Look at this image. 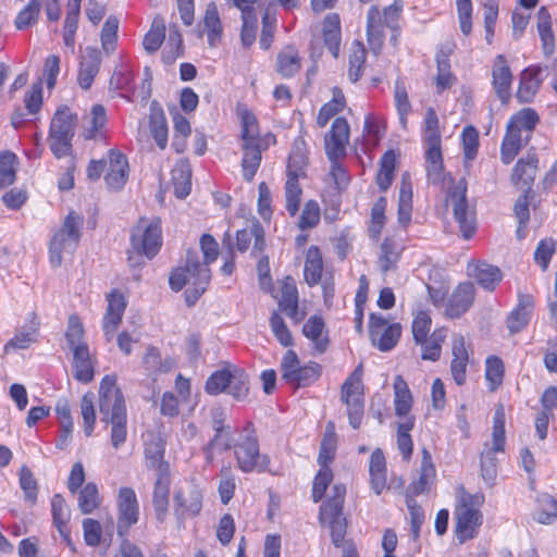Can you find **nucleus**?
Wrapping results in <instances>:
<instances>
[{
	"label": "nucleus",
	"instance_id": "12",
	"mask_svg": "<svg viewBox=\"0 0 557 557\" xmlns=\"http://www.w3.org/2000/svg\"><path fill=\"white\" fill-rule=\"evenodd\" d=\"M447 206L453 208L455 221L459 225L460 233L465 239H470L476 230L475 211L470 208L467 200V187L459 183L447 196Z\"/></svg>",
	"mask_w": 557,
	"mask_h": 557
},
{
	"label": "nucleus",
	"instance_id": "7",
	"mask_svg": "<svg viewBox=\"0 0 557 557\" xmlns=\"http://www.w3.org/2000/svg\"><path fill=\"white\" fill-rule=\"evenodd\" d=\"M482 494L462 493L455 510V532L458 540L463 543L473 539L482 523L480 507L483 504Z\"/></svg>",
	"mask_w": 557,
	"mask_h": 557
},
{
	"label": "nucleus",
	"instance_id": "35",
	"mask_svg": "<svg viewBox=\"0 0 557 557\" xmlns=\"http://www.w3.org/2000/svg\"><path fill=\"white\" fill-rule=\"evenodd\" d=\"M278 307L284 311L295 323H299L305 318V312L299 310L298 307V292L293 283L285 282L282 286V296Z\"/></svg>",
	"mask_w": 557,
	"mask_h": 557
},
{
	"label": "nucleus",
	"instance_id": "36",
	"mask_svg": "<svg viewBox=\"0 0 557 557\" xmlns=\"http://www.w3.org/2000/svg\"><path fill=\"white\" fill-rule=\"evenodd\" d=\"M322 34L325 46L333 57L337 58L341 46V21L336 13L325 16L322 25Z\"/></svg>",
	"mask_w": 557,
	"mask_h": 557
},
{
	"label": "nucleus",
	"instance_id": "63",
	"mask_svg": "<svg viewBox=\"0 0 557 557\" xmlns=\"http://www.w3.org/2000/svg\"><path fill=\"white\" fill-rule=\"evenodd\" d=\"M41 9V0H30L29 3L15 17V27L17 29H25L33 26L37 22Z\"/></svg>",
	"mask_w": 557,
	"mask_h": 557
},
{
	"label": "nucleus",
	"instance_id": "48",
	"mask_svg": "<svg viewBox=\"0 0 557 557\" xmlns=\"http://www.w3.org/2000/svg\"><path fill=\"white\" fill-rule=\"evenodd\" d=\"M472 275L475 281L486 290H494L503 278L500 270L492 264L480 263L474 267Z\"/></svg>",
	"mask_w": 557,
	"mask_h": 557
},
{
	"label": "nucleus",
	"instance_id": "49",
	"mask_svg": "<svg viewBox=\"0 0 557 557\" xmlns=\"http://www.w3.org/2000/svg\"><path fill=\"white\" fill-rule=\"evenodd\" d=\"M331 101L322 106L317 117V124L319 127H325L329 121L343 111L346 106L344 94L338 88H333Z\"/></svg>",
	"mask_w": 557,
	"mask_h": 557
},
{
	"label": "nucleus",
	"instance_id": "50",
	"mask_svg": "<svg viewBox=\"0 0 557 557\" xmlns=\"http://www.w3.org/2000/svg\"><path fill=\"white\" fill-rule=\"evenodd\" d=\"M205 33L208 36L209 45L214 47L222 35V24L218 8L214 3H209L203 17Z\"/></svg>",
	"mask_w": 557,
	"mask_h": 557
},
{
	"label": "nucleus",
	"instance_id": "53",
	"mask_svg": "<svg viewBox=\"0 0 557 557\" xmlns=\"http://www.w3.org/2000/svg\"><path fill=\"white\" fill-rule=\"evenodd\" d=\"M522 147V137L520 133L513 128H509L507 126L506 135L504 136L502 148H500V158L505 164H509L516 156L519 153Z\"/></svg>",
	"mask_w": 557,
	"mask_h": 557
},
{
	"label": "nucleus",
	"instance_id": "1",
	"mask_svg": "<svg viewBox=\"0 0 557 557\" xmlns=\"http://www.w3.org/2000/svg\"><path fill=\"white\" fill-rule=\"evenodd\" d=\"M200 247L205 257V263L200 262L199 255L195 250H188L186 253V263L184 268L174 270L170 276V286L178 292L185 285L188 288L185 292L186 302L193 306L199 297L206 292L210 280V269L208 265L218 258V243L209 235L203 234L200 238Z\"/></svg>",
	"mask_w": 557,
	"mask_h": 557
},
{
	"label": "nucleus",
	"instance_id": "43",
	"mask_svg": "<svg viewBox=\"0 0 557 557\" xmlns=\"http://www.w3.org/2000/svg\"><path fill=\"white\" fill-rule=\"evenodd\" d=\"M149 127L151 136L153 137L157 146L164 150L168 145V125L166 119L161 108L151 106Z\"/></svg>",
	"mask_w": 557,
	"mask_h": 557
},
{
	"label": "nucleus",
	"instance_id": "21",
	"mask_svg": "<svg viewBox=\"0 0 557 557\" xmlns=\"http://www.w3.org/2000/svg\"><path fill=\"white\" fill-rule=\"evenodd\" d=\"M474 285L470 282L459 284L453 292L446 308L445 314L449 318H459L467 312L474 300Z\"/></svg>",
	"mask_w": 557,
	"mask_h": 557
},
{
	"label": "nucleus",
	"instance_id": "25",
	"mask_svg": "<svg viewBox=\"0 0 557 557\" xmlns=\"http://www.w3.org/2000/svg\"><path fill=\"white\" fill-rule=\"evenodd\" d=\"M101 64L100 52L96 48L88 47L82 58L78 72V84L84 89H89Z\"/></svg>",
	"mask_w": 557,
	"mask_h": 557
},
{
	"label": "nucleus",
	"instance_id": "44",
	"mask_svg": "<svg viewBox=\"0 0 557 557\" xmlns=\"http://www.w3.org/2000/svg\"><path fill=\"white\" fill-rule=\"evenodd\" d=\"M423 140L426 145V151H441L438 117L433 108H429L425 113Z\"/></svg>",
	"mask_w": 557,
	"mask_h": 557
},
{
	"label": "nucleus",
	"instance_id": "17",
	"mask_svg": "<svg viewBox=\"0 0 557 557\" xmlns=\"http://www.w3.org/2000/svg\"><path fill=\"white\" fill-rule=\"evenodd\" d=\"M128 177V162L126 157L117 150H110L108 153V165L104 181L108 188L120 190Z\"/></svg>",
	"mask_w": 557,
	"mask_h": 557
},
{
	"label": "nucleus",
	"instance_id": "15",
	"mask_svg": "<svg viewBox=\"0 0 557 557\" xmlns=\"http://www.w3.org/2000/svg\"><path fill=\"white\" fill-rule=\"evenodd\" d=\"M117 533L124 536L128 529L138 521L139 505L136 494L131 487H122L117 495Z\"/></svg>",
	"mask_w": 557,
	"mask_h": 557
},
{
	"label": "nucleus",
	"instance_id": "31",
	"mask_svg": "<svg viewBox=\"0 0 557 557\" xmlns=\"http://www.w3.org/2000/svg\"><path fill=\"white\" fill-rule=\"evenodd\" d=\"M536 27L543 54L545 58H550L555 52V36L552 29V16L545 7L537 11Z\"/></svg>",
	"mask_w": 557,
	"mask_h": 557
},
{
	"label": "nucleus",
	"instance_id": "41",
	"mask_svg": "<svg viewBox=\"0 0 557 557\" xmlns=\"http://www.w3.org/2000/svg\"><path fill=\"white\" fill-rule=\"evenodd\" d=\"M174 195L178 199L186 198L191 190V169L187 161H180L172 170Z\"/></svg>",
	"mask_w": 557,
	"mask_h": 557
},
{
	"label": "nucleus",
	"instance_id": "24",
	"mask_svg": "<svg viewBox=\"0 0 557 557\" xmlns=\"http://www.w3.org/2000/svg\"><path fill=\"white\" fill-rule=\"evenodd\" d=\"M386 26L384 18L376 5L369 9L367 15V37L368 44L373 51L377 54L384 42V27Z\"/></svg>",
	"mask_w": 557,
	"mask_h": 557
},
{
	"label": "nucleus",
	"instance_id": "60",
	"mask_svg": "<svg viewBox=\"0 0 557 557\" xmlns=\"http://www.w3.org/2000/svg\"><path fill=\"white\" fill-rule=\"evenodd\" d=\"M117 17L110 15L104 22L100 34L101 46L107 54H111L115 50L117 41Z\"/></svg>",
	"mask_w": 557,
	"mask_h": 557
},
{
	"label": "nucleus",
	"instance_id": "45",
	"mask_svg": "<svg viewBox=\"0 0 557 557\" xmlns=\"http://www.w3.org/2000/svg\"><path fill=\"white\" fill-rule=\"evenodd\" d=\"M393 386L395 394V413L398 417H405L409 413L412 407V396L410 389L406 381L400 375L395 376Z\"/></svg>",
	"mask_w": 557,
	"mask_h": 557
},
{
	"label": "nucleus",
	"instance_id": "56",
	"mask_svg": "<svg viewBox=\"0 0 557 557\" xmlns=\"http://www.w3.org/2000/svg\"><path fill=\"white\" fill-rule=\"evenodd\" d=\"M366 49L359 41H355L350 48L348 59V75L351 82L356 83L362 75L366 63Z\"/></svg>",
	"mask_w": 557,
	"mask_h": 557
},
{
	"label": "nucleus",
	"instance_id": "32",
	"mask_svg": "<svg viewBox=\"0 0 557 557\" xmlns=\"http://www.w3.org/2000/svg\"><path fill=\"white\" fill-rule=\"evenodd\" d=\"M76 115L67 107H62L54 113L49 135L73 138L75 135Z\"/></svg>",
	"mask_w": 557,
	"mask_h": 557
},
{
	"label": "nucleus",
	"instance_id": "33",
	"mask_svg": "<svg viewBox=\"0 0 557 557\" xmlns=\"http://www.w3.org/2000/svg\"><path fill=\"white\" fill-rule=\"evenodd\" d=\"M238 116L242 125V141H260L265 139H272L273 143L275 141V137L271 134L264 136L260 135L257 117L246 107L238 108Z\"/></svg>",
	"mask_w": 557,
	"mask_h": 557
},
{
	"label": "nucleus",
	"instance_id": "58",
	"mask_svg": "<svg viewBox=\"0 0 557 557\" xmlns=\"http://www.w3.org/2000/svg\"><path fill=\"white\" fill-rule=\"evenodd\" d=\"M537 169V159L534 156H528L520 159L512 171V181L518 183L522 181L524 184H531L534 180Z\"/></svg>",
	"mask_w": 557,
	"mask_h": 557
},
{
	"label": "nucleus",
	"instance_id": "54",
	"mask_svg": "<svg viewBox=\"0 0 557 557\" xmlns=\"http://www.w3.org/2000/svg\"><path fill=\"white\" fill-rule=\"evenodd\" d=\"M446 338V330L445 329H436L430 337L425 338L423 344H420L422 347L421 358L423 360L436 361L441 357L442 344Z\"/></svg>",
	"mask_w": 557,
	"mask_h": 557
},
{
	"label": "nucleus",
	"instance_id": "22",
	"mask_svg": "<svg viewBox=\"0 0 557 557\" xmlns=\"http://www.w3.org/2000/svg\"><path fill=\"white\" fill-rule=\"evenodd\" d=\"M541 73V66H529L522 71L516 95L519 102L529 103L534 99L542 84V78L540 77Z\"/></svg>",
	"mask_w": 557,
	"mask_h": 557
},
{
	"label": "nucleus",
	"instance_id": "46",
	"mask_svg": "<svg viewBox=\"0 0 557 557\" xmlns=\"http://www.w3.org/2000/svg\"><path fill=\"white\" fill-rule=\"evenodd\" d=\"M226 393L239 401L247 399L249 394V379L243 369L236 366L231 367L230 384Z\"/></svg>",
	"mask_w": 557,
	"mask_h": 557
},
{
	"label": "nucleus",
	"instance_id": "61",
	"mask_svg": "<svg viewBox=\"0 0 557 557\" xmlns=\"http://www.w3.org/2000/svg\"><path fill=\"white\" fill-rule=\"evenodd\" d=\"M100 505L98 487L95 483H87L78 494V508L84 515L92 512Z\"/></svg>",
	"mask_w": 557,
	"mask_h": 557
},
{
	"label": "nucleus",
	"instance_id": "38",
	"mask_svg": "<svg viewBox=\"0 0 557 557\" xmlns=\"http://www.w3.org/2000/svg\"><path fill=\"white\" fill-rule=\"evenodd\" d=\"M412 212V187L408 173L403 174L399 199H398V223L406 228L411 221Z\"/></svg>",
	"mask_w": 557,
	"mask_h": 557
},
{
	"label": "nucleus",
	"instance_id": "3",
	"mask_svg": "<svg viewBox=\"0 0 557 557\" xmlns=\"http://www.w3.org/2000/svg\"><path fill=\"white\" fill-rule=\"evenodd\" d=\"M162 246L161 220L158 216L141 218L134 227L128 250L129 265L140 267L143 256L153 258Z\"/></svg>",
	"mask_w": 557,
	"mask_h": 557
},
{
	"label": "nucleus",
	"instance_id": "62",
	"mask_svg": "<svg viewBox=\"0 0 557 557\" xmlns=\"http://www.w3.org/2000/svg\"><path fill=\"white\" fill-rule=\"evenodd\" d=\"M227 367L214 371L207 380L205 389L210 395H218L227 391L231 376V367Z\"/></svg>",
	"mask_w": 557,
	"mask_h": 557
},
{
	"label": "nucleus",
	"instance_id": "34",
	"mask_svg": "<svg viewBox=\"0 0 557 557\" xmlns=\"http://www.w3.org/2000/svg\"><path fill=\"white\" fill-rule=\"evenodd\" d=\"M324 327L323 319L317 315L310 317L302 327L304 335L312 342L314 349L320 354L326 350L329 344Z\"/></svg>",
	"mask_w": 557,
	"mask_h": 557
},
{
	"label": "nucleus",
	"instance_id": "2",
	"mask_svg": "<svg viewBox=\"0 0 557 557\" xmlns=\"http://www.w3.org/2000/svg\"><path fill=\"white\" fill-rule=\"evenodd\" d=\"M99 409L102 421L111 424V443L117 449L127 437V414L123 394L113 375H106L100 383Z\"/></svg>",
	"mask_w": 557,
	"mask_h": 557
},
{
	"label": "nucleus",
	"instance_id": "52",
	"mask_svg": "<svg viewBox=\"0 0 557 557\" xmlns=\"http://www.w3.org/2000/svg\"><path fill=\"white\" fill-rule=\"evenodd\" d=\"M165 39V24L163 18L156 17L152 21L150 29L145 35L143 46L146 52L149 54L154 53L161 47Z\"/></svg>",
	"mask_w": 557,
	"mask_h": 557
},
{
	"label": "nucleus",
	"instance_id": "23",
	"mask_svg": "<svg viewBox=\"0 0 557 557\" xmlns=\"http://www.w3.org/2000/svg\"><path fill=\"white\" fill-rule=\"evenodd\" d=\"M534 307L533 297L530 295H519L517 307L507 318V327L511 334L519 333L529 323Z\"/></svg>",
	"mask_w": 557,
	"mask_h": 557
},
{
	"label": "nucleus",
	"instance_id": "14",
	"mask_svg": "<svg viewBox=\"0 0 557 557\" xmlns=\"http://www.w3.org/2000/svg\"><path fill=\"white\" fill-rule=\"evenodd\" d=\"M401 334L399 323H389L379 313H371L369 321V336L373 346L381 351H389L395 347Z\"/></svg>",
	"mask_w": 557,
	"mask_h": 557
},
{
	"label": "nucleus",
	"instance_id": "9",
	"mask_svg": "<svg viewBox=\"0 0 557 557\" xmlns=\"http://www.w3.org/2000/svg\"><path fill=\"white\" fill-rule=\"evenodd\" d=\"M346 495V487L343 484H335L331 490L327 500L320 508L319 519L331 530L332 542L339 547L346 534V521L343 518V506Z\"/></svg>",
	"mask_w": 557,
	"mask_h": 557
},
{
	"label": "nucleus",
	"instance_id": "30",
	"mask_svg": "<svg viewBox=\"0 0 557 557\" xmlns=\"http://www.w3.org/2000/svg\"><path fill=\"white\" fill-rule=\"evenodd\" d=\"M308 165V148L302 137H297L292 146L287 162V176L305 177Z\"/></svg>",
	"mask_w": 557,
	"mask_h": 557
},
{
	"label": "nucleus",
	"instance_id": "64",
	"mask_svg": "<svg viewBox=\"0 0 557 557\" xmlns=\"http://www.w3.org/2000/svg\"><path fill=\"white\" fill-rule=\"evenodd\" d=\"M51 512L53 525L57 530L66 529L71 519V510L60 494L53 495L51 499Z\"/></svg>",
	"mask_w": 557,
	"mask_h": 557
},
{
	"label": "nucleus",
	"instance_id": "16",
	"mask_svg": "<svg viewBox=\"0 0 557 557\" xmlns=\"http://www.w3.org/2000/svg\"><path fill=\"white\" fill-rule=\"evenodd\" d=\"M272 139L260 141H242V169L243 176L247 182L255 177L262 159V152L267 150Z\"/></svg>",
	"mask_w": 557,
	"mask_h": 557
},
{
	"label": "nucleus",
	"instance_id": "39",
	"mask_svg": "<svg viewBox=\"0 0 557 557\" xmlns=\"http://www.w3.org/2000/svg\"><path fill=\"white\" fill-rule=\"evenodd\" d=\"M74 377L83 383H88L94 377V367L90 359L88 346H77L72 349Z\"/></svg>",
	"mask_w": 557,
	"mask_h": 557
},
{
	"label": "nucleus",
	"instance_id": "27",
	"mask_svg": "<svg viewBox=\"0 0 557 557\" xmlns=\"http://www.w3.org/2000/svg\"><path fill=\"white\" fill-rule=\"evenodd\" d=\"M213 430L215 432L213 438L205 447V455L208 462L213 459V451L228 450L234 447L233 433L230 425H224L222 420L213 421Z\"/></svg>",
	"mask_w": 557,
	"mask_h": 557
},
{
	"label": "nucleus",
	"instance_id": "18",
	"mask_svg": "<svg viewBox=\"0 0 557 557\" xmlns=\"http://www.w3.org/2000/svg\"><path fill=\"white\" fill-rule=\"evenodd\" d=\"M126 308V300L122 293L113 290L108 295V308L103 318L102 329L107 341H111L119 327L124 310Z\"/></svg>",
	"mask_w": 557,
	"mask_h": 557
},
{
	"label": "nucleus",
	"instance_id": "4",
	"mask_svg": "<svg viewBox=\"0 0 557 557\" xmlns=\"http://www.w3.org/2000/svg\"><path fill=\"white\" fill-rule=\"evenodd\" d=\"M350 127L346 119H334L330 132L324 137L325 153L331 162V172L338 189L347 187L349 177L346 171L338 163V159L346 154L349 144Z\"/></svg>",
	"mask_w": 557,
	"mask_h": 557
},
{
	"label": "nucleus",
	"instance_id": "13",
	"mask_svg": "<svg viewBox=\"0 0 557 557\" xmlns=\"http://www.w3.org/2000/svg\"><path fill=\"white\" fill-rule=\"evenodd\" d=\"M202 490L195 482H185L174 494V515L178 520L180 528L186 518L199 515L202 508Z\"/></svg>",
	"mask_w": 557,
	"mask_h": 557
},
{
	"label": "nucleus",
	"instance_id": "6",
	"mask_svg": "<svg viewBox=\"0 0 557 557\" xmlns=\"http://www.w3.org/2000/svg\"><path fill=\"white\" fill-rule=\"evenodd\" d=\"M505 410L503 405L497 406L493 418L492 443H486L481 453V476L484 482L492 486L497 476V459L495 453L505 449Z\"/></svg>",
	"mask_w": 557,
	"mask_h": 557
},
{
	"label": "nucleus",
	"instance_id": "51",
	"mask_svg": "<svg viewBox=\"0 0 557 557\" xmlns=\"http://www.w3.org/2000/svg\"><path fill=\"white\" fill-rule=\"evenodd\" d=\"M396 164V156L393 150L386 151L380 160V169L376 174V184L382 191H386L392 185Z\"/></svg>",
	"mask_w": 557,
	"mask_h": 557
},
{
	"label": "nucleus",
	"instance_id": "26",
	"mask_svg": "<svg viewBox=\"0 0 557 557\" xmlns=\"http://www.w3.org/2000/svg\"><path fill=\"white\" fill-rule=\"evenodd\" d=\"M165 442L159 434L148 433L145 438L146 466L156 471H162L163 466L169 467L163 460Z\"/></svg>",
	"mask_w": 557,
	"mask_h": 557
},
{
	"label": "nucleus",
	"instance_id": "8",
	"mask_svg": "<svg viewBox=\"0 0 557 557\" xmlns=\"http://www.w3.org/2000/svg\"><path fill=\"white\" fill-rule=\"evenodd\" d=\"M435 478V468L432 461L431 454L428 449H422L421 471L418 482L412 483L408 487L406 504L410 513L411 534L413 540L420 536L421 525L424 521V512L417 504L413 496L419 495L426 491L429 483Z\"/></svg>",
	"mask_w": 557,
	"mask_h": 557
},
{
	"label": "nucleus",
	"instance_id": "47",
	"mask_svg": "<svg viewBox=\"0 0 557 557\" xmlns=\"http://www.w3.org/2000/svg\"><path fill=\"white\" fill-rule=\"evenodd\" d=\"M323 270L322 256L315 246H311L306 253L304 268L305 280L309 285H315L321 278Z\"/></svg>",
	"mask_w": 557,
	"mask_h": 557
},
{
	"label": "nucleus",
	"instance_id": "19",
	"mask_svg": "<svg viewBox=\"0 0 557 557\" xmlns=\"http://www.w3.org/2000/svg\"><path fill=\"white\" fill-rule=\"evenodd\" d=\"M492 84L498 99L506 103L510 98V87L512 83V74L510 67L503 54H498L492 66Z\"/></svg>",
	"mask_w": 557,
	"mask_h": 557
},
{
	"label": "nucleus",
	"instance_id": "5",
	"mask_svg": "<svg viewBox=\"0 0 557 557\" xmlns=\"http://www.w3.org/2000/svg\"><path fill=\"white\" fill-rule=\"evenodd\" d=\"M234 456L237 467L245 473L268 468L269 457L260 453L259 441L251 423L244 426L242 434L235 442Z\"/></svg>",
	"mask_w": 557,
	"mask_h": 557
},
{
	"label": "nucleus",
	"instance_id": "29",
	"mask_svg": "<svg viewBox=\"0 0 557 557\" xmlns=\"http://www.w3.org/2000/svg\"><path fill=\"white\" fill-rule=\"evenodd\" d=\"M453 360L450 371L457 385H462L466 381V371L468 364V351L462 335H455L453 338Z\"/></svg>",
	"mask_w": 557,
	"mask_h": 557
},
{
	"label": "nucleus",
	"instance_id": "28",
	"mask_svg": "<svg viewBox=\"0 0 557 557\" xmlns=\"http://www.w3.org/2000/svg\"><path fill=\"white\" fill-rule=\"evenodd\" d=\"M253 240V246L251 253L258 255L263 251L265 242H264V232L262 226L259 223H252L248 228H244L237 231L236 233V248L240 252H245L250 243Z\"/></svg>",
	"mask_w": 557,
	"mask_h": 557
},
{
	"label": "nucleus",
	"instance_id": "40",
	"mask_svg": "<svg viewBox=\"0 0 557 557\" xmlns=\"http://www.w3.org/2000/svg\"><path fill=\"white\" fill-rule=\"evenodd\" d=\"M401 251L403 247L399 243H397L394 238L386 237L381 244L377 257V264L380 270L383 273H386L395 269Z\"/></svg>",
	"mask_w": 557,
	"mask_h": 557
},
{
	"label": "nucleus",
	"instance_id": "59",
	"mask_svg": "<svg viewBox=\"0 0 557 557\" xmlns=\"http://www.w3.org/2000/svg\"><path fill=\"white\" fill-rule=\"evenodd\" d=\"M425 169L428 180L432 184H440L445 181L442 151H426Z\"/></svg>",
	"mask_w": 557,
	"mask_h": 557
},
{
	"label": "nucleus",
	"instance_id": "20",
	"mask_svg": "<svg viewBox=\"0 0 557 557\" xmlns=\"http://www.w3.org/2000/svg\"><path fill=\"white\" fill-rule=\"evenodd\" d=\"M170 484V467L163 466L162 471H157L152 495L156 518L159 522H163L168 513Z\"/></svg>",
	"mask_w": 557,
	"mask_h": 557
},
{
	"label": "nucleus",
	"instance_id": "57",
	"mask_svg": "<svg viewBox=\"0 0 557 557\" xmlns=\"http://www.w3.org/2000/svg\"><path fill=\"white\" fill-rule=\"evenodd\" d=\"M537 122V113L531 108H524L510 119L507 126L512 129L515 128L517 133L520 134L522 133V131L530 133L534 129Z\"/></svg>",
	"mask_w": 557,
	"mask_h": 557
},
{
	"label": "nucleus",
	"instance_id": "10",
	"mask_svg": "<svg viewBox=\"0 0 557 557\" xmlns=\"http://www.w3.org/2000/svg\"><path fill=\"white\" fill-rule=\"evenodd\" d=\"M82 218L71 211L65 218L62 227L54 234L50 242V262L53 267L62 263V253L72 255L79 242Z\"/></svg>",
	"mask_w": 557,
	"mask_h": 557
},
{
	"label": "nucleus",
	"instance_id": "11",
	"mask_svg": "<svg viewBox=\"0 0 557 557\" xmlns=\"http://www.w3.org/2000/svg\"><path fill=\"white\" fill-rule=\"evenodd\" d=\"M341 400L346 406L349 424L354 429H358L363 418L364 408L361 364L344 382Z\"/></svg>",
	"mask_w": 557,
	"mask_h": 557
},
{
	"label": "nucleus",
	"instance_id": "42",
	"mask_svg": "<svg viewBox=\"0 0 557 557\" xmlns=\"http://www.w3.org/2000/svg\"><path fill=\"white\" fill-rule=\"evenodd\" d=\"M277 72L283 77L294 76L301 67V59L298 50L294 46H287L282 49L276 58Z\"/></svg>",
	"mask_w": 557,
	"mask_h": 557
},
{
	"label": "nucleus",
	"instance_id": "55",
	"mask_svg": "<svg viewBox=\"0 0 557 557\" xmlns=\"http://www.w3.org/2000/svg\"><path fill=\"white\" fill-rule=\"evenodd\" d=\"M337 440L334 432V424L327 423L326 432L321 441L320 453L318 462L320 467H329V463L333 460L336 451Z\"/></svg>",
	"mask_w": 557,
	"mask_h": 557
},
{
	"label": "nucleus",
	"instance_id": "37",
	"mask_svg": "<svg viewBox=\"0 0 557 557\" xmlns=\"http://www.w3.org/2000/svg\"><path fill=\"white\" fill-rule=\"evenodd\" d=\"M39 331V322L34 318L29 324L18 329L13 338L4 345V352L11 349H26L37 342Z\"/></svg>",
	"mask_w": 557,
	"mask_h": 557
}]
</instances>
